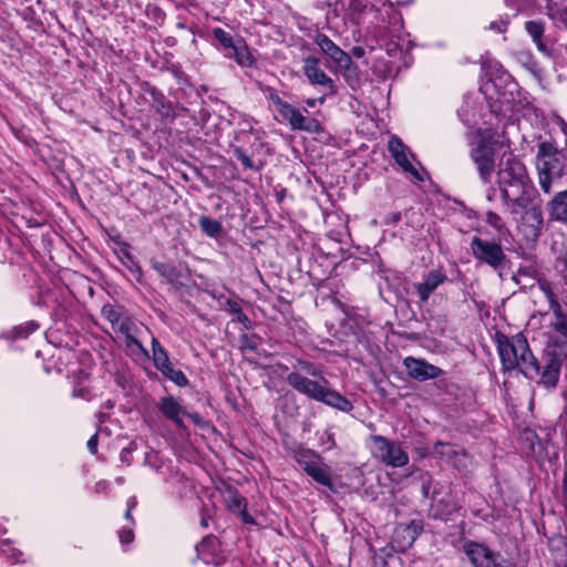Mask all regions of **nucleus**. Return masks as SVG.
<instances>
[{
  "mask_svg": "<svg viewBox=\"0 0 567 567\" xmlns=\"http://www.w3.org/2000/svg\"><path fill=\"white\" fill-rule=\"evenodd\" d=\"M497 183L506 209L517 216L536 194L525 164L511 155L497 172Z\"/></svg>",
  "mask_w": 567,
  "mask_h": 567,
  "instance_id": "obj_1",
  "label": "nucleus"
},
{
  "mask_svg": "<svg viewBox=\"0 0 567 567\" xmlns=\"http://www.w3.org/2000/svg\"><path fill=\"white\" fill-rule=\"evenodd\" d=\"M296 368L298 369L297 371H292L287 375V382L293 390L311 400L322 402L341 411L351 410L350 401L330 389L328 380L312 363L299 361Z\"/></svg>",
  "mask_w": 567,
  "mask_h": 567,
  "instance_id": "obj_2",
  "label": "nucleus"
},
{
  "mask_svg": "<svg viewBox=\"0 0 567 567\" xmlns=\"http://www.w3.org/2000/svg\"><path fill=\"white\" fill-rule=\"evenodd\" d=\"M535 165L540 189L551 194L567 183V155L551 142L538 144Z\"/></svg>",
  "mask_w": 567,
  "mask_h": 567,
  "instance_id": "obj_3",
  "label": "nucleus"
},
{
  "mask_svg": "<svg viewBox=\"0 0 567 567\" xmlns=\"http://www.w3.org/2000/svg\"><path fill=\"white\" fill-rule=\"evenodd\" d=\"M497 350L505 370H518L528 379L538 377L539 364L529 348L527 339L522 333H516L511 338L498 334Z\"/></svg>",
  "mask_w": 567,
  "mask_h": 567,
  "instance_id": "obj_4",
  "label": "nucleus"
},
{
  "mask_svg": "<svg viewBox=\"0 0 567 567\" xmlns=\"http://www.w3.org/2000/svg\"><path fill=\"white\" fill-rule=\"evenodd\" d=\"M493 136L488 132L478 133V140L471 148L470 157L476 166L480 179L489 184L495 173V150Z\"/></svg>",
  "mask_w": 567,
  "mask_h": 567,
  "instance_id": "obj_5",
  "label": "nucleus"
},
{
  "mask_svg": "<svg viewBox=\"0 0 567 567\" xmlns=\"http://www.w3.org/2000/svg\"><path fill=\"white\" fill-rule=\"evenodd\" d=\"M470 248L473 257L480 262L486 264L495 270L504 267L506 255L498 243L474 236Z\"/></svg>",
  "mask_w": 567,
  "mask_h": 567,
  "instance_id": "obj_6",
  "label": "nucleus"
},
{
  "mask_svg": "<svg viewBox=\"0 0 567 567\" xmlns=\"http://www.w3.org/2000/svg\"><path fill=\"white\" fill-rule=\"evenodd\" d=\"M373 455L391 467H402L409 463L408 453L399 443L392 442L382 435L372 436Z\"/></svg>",
  "mask_w": 567,
  "mask_h": 567,
  "instance_id": "obj_7",
  "label": "nucleus"
},
{
  "mask_svg": "<svg viewBox=\"0 0 567 567\" xmlns=\"http://www.w3.org/2000/svg\"><path fill=\"white\" fill-rule=\"evenodd\" d=\"M463 548L465 555L475 567H516L512 561L483 544L468 540L464 544Z\"/></svg>",
  "mask_w": 567,
  "mask_h": 567,
  "instance_id": "obj_8",
  "label": "nucleus"
},
{
  "mask_svg": "<svg viewBox=\"0 0 567 567\" xmlns=\"http://www.w3.org/2000/svg\"><path fill=\"white\" fill-rule=\"evenodd\" d=\"M297 463L317 483L332 487L330 470L318 454L312 451L302 452L297 456Z\"/></svg>",
  "mask_w": 567,
  "mask_h": 567,
  "instance_id": "obj_9",
  "label": "nucleus"
},
{
  "mask_svg": "<svg viewBox=\"0 0 567 567\" xmlns=\"http://www.w3.org/2000/svg\"><path fill=\"white\" fill-rule=\"evenodd\" d=\"M421 532L422 525L415 520L396 526L392 536L393 547L396 551H406L412 547Z\"/></svg>",
  "mask_w": 567,
  "mask_h": 567,
  "instance_id": "obj_10",
  "label": "nucleus"
},
{
  "mask_svg": "<svg viewBox=\"0 0 567 567\" xmlns=\"http://www.w3.org/2000/svg\"><path fill=\"white\" fill-rule=\"evenodd\" d=\"M408 374L419 381L436 379L443 374V370L423 359L408 357L403 361Z\"/></svg>",
  "mask_w": 567,
  "mask_h": 567,
  "instance_id": "obj_11",
  "label": "nucleus"
},
{
  "mask_svg": "<svg viewBox=\"0 0 567 567\" xmlns=\"http://www.w3.org/2000/svg\"><path fill=\"white\" fill-rule=\"evenodd\" d=\"M320 50L336 62L340 68H349L352 64L351 56L341 50L330 38L323 33H318L315 39Z\"/></svg>",
  "mask_w": 567,
  "mask_h": 567,
  "instance_id": "obj_12",
  "label": "nucleus"
},
{
  "mask_svg": "<svg viewBox=\"0 0 567 567\" xmlns=\"http://www.w3.org/2000/svg\"><path fill=\"white\" fill-rule=\"evenodd\" d=\"M280 115L288 121L292 130L307 131V132H319L321 130L320 123L316 118L306 117L301 112L288 104Z\"/></svg>",
  "mask_w": 567,
  "mask_h": 567,
  "instance_id": "obj_13",
  "label": "nucleus"
},
{
  "mask_svg": "<svg viewBox=\"0 0 567 567\" xmlns=\"http://www.w3.org/2000/svg\"><path fill=\"white\" fill-rule=\"evenodd\" d=\"M388 148L391 156L404 172L421 179L417 171L409 159V155H411L409 147L405 146L399 137L392 136L388 143Z\"/></svg>",
  "mask_w": 567,
  "mask_h": 567,
  "instance_id": "obj_14",
  "label": "nucleus"
},
{
  "mask_svg": "<svg viewBox=\"0 0 567 567\" xmlns=\"http://www.w3.org/2000/svg\"><path fill=\"white\" fill-rule=\"evenodd\" d=\"M303 73L313 85H321L330 90L334 89L333 80L328 76L319 66V60L316 58H307L303 60Z\"/></svg>",
  "mask_w": 567,
  "mask_h": 567,
  "instance_id": "obj_15",
  "label": "nucleus"
},
{
  "mask_svg": "<svg viewBox=\"0 0 567 567\" xmlns=\"http://www.w3.org/2000/svg\"><path fill=\"white\" fill-rule=\"evenodd\" d=\"M101 312L115 331L127 332L133 323L132 319L125 316L122 308L118 306L111 303L104 305Z\"/></svg>",
  "mask_w": 567,
  "mask_h": 567,
  "instance_id": "obj_16",
  "label": "nucleus"
},
{
  "mask_svg": "<svg viewBox=\"0 0 567 567\" xmlns=\"http://www.w3.org/2000/svg\"><path fill=\"white\" fill-rule=\"evenodd\" d=\"M445 280L446 276L441 270L430 271L423 282L414 285L420 300L426 302L430 295Z\"/></svg>",
  "mask_w": 567,
  "mask_h": 567,
  "instance_id": "obj_17",
  "label": "nucleus"
},
{
  "mask_svg": "<svg viewBox=\"0 0 567 567\" xmlns=\"http://www.w3.org/2000/svg\"><path fill=\"white\" fill-rule=\"evenodd\" d=\"M224 503L226 508L234 514H238L244 523L250 524L254 522L247 513L246 499L238 492L228 489L224 495Z\"/></svg>",
  "mask_w": 567,
  "mask_h": 567,
  "instance_id": "obj_18",
  "label": "nucleus"
},
{
  "mask_svg": "<svg viewBox=\"0 0 567 567\" xmlns=\"http://www.w3.org/2000/svg\"><path fill=\"white\" fill-rule=\"evenodd\" d=\"M547 361L544 370L540 372V383L547 388H554L558 381L561 368V359L559 355L547 352Z\"/></svg>",
  "mask_w": 567,
  "mask_h": 567,
  "instance_id": "obj_19",
  "label": "nucleus"
},
{
  "mask_svg": "<svg viewBox=\"0 0 567 567\" xmlns=\"http://www.w3.org/2000/svg\"><path fill=\"white\" fill-rule=\"evenodd\" d=\"M226 58L234 59L237 64L241 68H252L256 64V60L252 56L247 43L244 39L237 38V42L225 53Z\"/></svg>",
  "mask_w": 567,
  "mask_h": 567,
  "instance_id": "obj_20",
  "label": "nucleus"
},
{
  "mask_svg": "<svg viewBox=\"0 0 567 567\" xmlns=\"http://www.w3.org/2000/svg\"><path fill=\"white\" fill-rule=\"evenodd\" d=\"M523 225L529 228V234L534 237L538 236L543 227V213L539 206L532 205V203L520 210Z\"/></svg>",
  "mask_w": 567,
  "mask_h": 567,
  "instance_id": "obj_21",
  "label": "nucleus"
},
{
  "mask_svg": "<svg viewBox=\"0 0 567 567\" xmlns=\"http://www.w3.org/2000/svg\"><path fill=\"white\" fill-rule=\"evenodd\" d=\"M549 216L567 225V189L558 192L547 204Z\"/></svg>",
  "mask_w": 567,
  "mask_h": 567,
  "instance_id": "obj_22",
  "label": "nucleus"
},
{
  "mask_svg": "<svg viewBox=\"0 0 567 567\" xmlns=\"http://www.w3.org/2000/svg\"><path fill=\"white\" fill-rule=\"evenodd\" d=\"M158 409L167 419L173 421L178 427L184 426V422L181 419V414L184 413L183 408L174 398H163L158 404Z\"/></svg>",
  "mask_w": 567,
  "mask_h": 567,
  "instance_id": "obj_23",
  "label": "nucleus"
},
{
  "mask_svg": "<svg viewBox=\"0 0 567 567\" xmlns=\"http://www.w3.org/2000/svg\"><path fill=\"white\" fill-rule=\"evenodd\" d=\"M152 352L154 365L158 371L171 363L166 350L161 346L155 337L152 338Z\"/></svg>",
  "mask_w": 567,
  "mask_h": 567,
  "instance_id": "obj_24",
  "label": "nucleus"
},
{
  "mask_svg": "<svg viewBox=\"0 0 567 567\" xmlns=\"http://www.w3.org/2000/svg\"><path fill=\"white\" fill-rule=\"evenodd\" d=\"M553 318L550 320V328L561 337L567 339V313H565L561 307L551 311Z\"/></svg>",
  "mask_w": 567,
  "mask_h": 567,
  "instance_id": "obj_25",
  "label": "nucleus"
},
{
  "mask_svg": "<svg viewBox=\"0 0 567 567\" xmlns=\"http://www.w3.org/2000/svg\"><path fill=\"white\" fill-rule=\"evenodd\" d=\"M152 266L156 270V272L161 277L165 278L169 284L176 282L179 279L178 270L169 264L154 260L152 262Z\"/></svg>",
  "mask_w": 567,
  "mask_h": 567,
  "instance_id": "obj_26",
  "label": "nucleus"
},
{
  "mask_svg": "<svg viewBox=\"0 0 567 567\" xmlns=\"http://www.w3.org/2000/svg\"><path fill=\"white\" fill-rule=\"evenodd\" d=\"M537 285H538V288L539 290L545 295V297L547 298L548 302H549V309L553 311L560 306L554 290H553V286L551 284L545 279V278H537Z\"/></svg>",
  "mask_w": 567,
  "mask_h": 567,
  "instance_id": "obj_27",
  "label": "nucleus"
},
{
  "mask_svg": "<svg viewBox=\"0 0 567 567\" xmlns=\"http://www.w3.org/2000/svg\"><path fill=\"white\" fill-rule=\"evenodd\" d=\"M136 326L133 322L130 327V330L127 332H121L125 338V346L127 349H130L132 352L140 351L144 355H147V350L142 346V343L134 337Z\"/></svg>",
  "mask_w": 567,
  "mask_h": 567,
  "instance_id": "obj_28",
  "label": "nucleus"
},
{
  "mask_svg": "<svg viewBox=\"0 0 567 567\" xmlns=\"http://www.w3.org/2000/svg\"><path fill=\"white\" fill-rule=\"evenodd\" d=\"M525 28H526V31L528 32V34L532 37L533 41L536 43L537 48L540 51L545 50V45L542 42V35L544 32V28H543L542 23L536 22V21H528V22H526Z\"/></svg>",
  "mask_w": 567,
  "mask_h": 567,
  "instance_id": "obj_29",
  "label": "nucleus"
},
{
  "mask_svg": "<svg viewBox=\"0 0 567 567\" xmlns=\"http://www.w3.org/2000/svg\"><path fill=\"white\" fill-rule=\"evenodd\" d=\"M159 371L178 386H185L188 383L186 375L181 370H175L171 363Z\"/></svg>",
  "mask_w": 567,
  "mask_h": 567,
  "instance_id": "obj_30",
  "label": "nucleus"
},
{
  "mask_svg": "<svg viewBox=\"0 0 567 567\" xmlns=\"http://www.w3.org/2000/svg\"><path fill=\"white\" fill-rule=\"evenodd\" d=\"M199 226L202 230L209 237H215L221 231L220 223L207 216H202L199 218Z\"/></svg>",
  "mask_w": 567,
  "mask_h": 567,
  "instance_id": "obj_31",
  "label": "nucleus"
},
{
  "mask_svg": "<svg viewBox=\"0 0 567 567\" xmlns=\"http://www.w3.org/2000/svg\"><path fill=\"white\" fill-rule=\"evenodd\" d=\"M228 310L236 316V320L240 322L245 328H250L249 318L243 312L240 305L237 301L228 300L227 301Z\"/></svg>",
  "mask_w": 567,
  "mask_h": 567,
  "instance_id": "obj_32",
  "label": "nucleus"
},
{
  "mask_svg": "<svg viewBox=\"0 0 567 567\" xmlns=\"http://www.w3.org/2000/svg\"><path fill=\"white\" fill-rule=\"evenodd\" d=\"M214 37L221 43L225 50H230L234 44L237 42V39H234L231 34L223 30L221 28H215L213 30Z\"/></svg>",
  "mask_w": 567,
  "mask_h": 567,
  "instance_id": "obj_33",
  "label": "nucleus"
},
{
  "mask_svg": "<svg viewBox=\"0 0 567 567\" xmlns=\"http://www.w3.org/2000/svg\"><path fill=\"white\" fill-rule=\"evenodd\" d=\"M434 451L436 454L446 457L449 461L452 455H457V451L450 443L444 442H437L434 446Z\"/></svg>",
  "mask_w": 567,
  "mask_h": 567,
  "instance_id": "obj_34",
  "label": "nucleus"
},
{
  "mask_svg": "<svg viewBox=\"0 0 567 567\" xmlns=\"http://www.w3.org/2000/svg\"><path fill=\"white\" fill-rule=\"evenodd\" d=\"M555 269L563 277L565 284L567 285V249L556 258Z\"/></svg>",
  "mask_w": 567,
  "mask_h": 567,
  "instance_id": "obj_35",
  "label": "nucleus"
},
{
  "mask_svg": "<svg viewBox=\"0 0 567 567\" xmlns=\"http://www.w3.org/2000/svg\"><path fill=\"white\" fill-rule=\"evenodd\" d=\"M235 156L245 168L254 169V171H258L260 168L259 166H256L254 164L252 159L246 153H244L240 148L235 150Z\"/></svg>",
  "mask_w": 567,
  "mask_h": 567,
  "instance_id": "obj_36",
  "label": "nucleus"
},
{
  "mask_svg": "<svg viewBox=\"0 0 567 567\" xmlns=\"http://www.w3.org/2000/svg\"><path fill=\"white\" fill-rule=\"evenodd\" d=\"M270 102L276 107L277 112L280 114L285 107L289 104L288 102L284 101L276 91L270 90L268 95Z\"/></svg>",
  "mask_w": 567,
  "mask_h": 567,
  "instance_id": "obj_37",
  "label": "nucleus"
},
{
  "mask_svg": "<svg viewBox=\"0 0 567 567\" xmlns=\"http://www.w3.org/2000/svg\"><path fill=\"white\" fill-rule=\"evenodd\" d=\"M486 221L488 225H491L492 227H494L496 229H501V227H502L501 217L494 212H488L486 214Z\"/></svg>",
  "mask_w": 567,
  "mask_h": 567,
  "instance_id": "obj_38",
  "label": "nucleus"
},
{
  "mask_svg": "<svg viewBox=\"0 0 567 567\" xmlns=\"http://www.w3.org/2000/svg\"><path fill=\"white\" fill-rule=\"evenodd\" d=\"M124 257L127 259V262H125L126 267L130 268L132 271H135L138 274V276L142 275L141 267L133 259L131 254L128 251H124Z\"/></svg>",
  "mask_w": 567,
  "mask_h": 567,
  "instance_id": "obj_39",
  "label": "nucleus"
},
{
  "mask_svg": "<svg viewBox=\"0 0 567 567\" xmlns=\"http://www.w3.org/2000/svg\"><path fill=\"white\" fill-rule=\"evenodd\" d=\"M134 539L133 530L130 528H123L120 530V542L124 545L131 544Z\"/></svg>",
  "mask_w": 567,
  "mask_h": 567,
  "instance_id": "obj_40",
  "label": "nucleus"
},
{
  "mask_svg": "<svg viewBox=\"0 0 567 567\" xmlns=\"http://www.w3.org/2000/svg\"><path fill=\"white\" fill-rule=\"evenodd\" d=\"M89 451L92 454H95L97 452V434H94L90 437V440L86 443Z\"/></svg>",
  "mask_w": 567,
  "mask_h": 567,
  "instance_id": "obj_41",
  "label": "nucleus"
},
{
  "mask_svg": "<svg viewBox=\"0 0 567 567\" xmlns=\"http://www.w3.org/2000/svg\"><path fill=\"white\" fill-rule=\"evenodd\" d=\"M73 395L86 399L87 390L85 388H82V386H75L74 390H73Z\"/></svg>",
  "mask_w": 567,
  "mask_h": 567,
  "instance_id": "obj_42",
  "label": "nucleus"
},
{
  "mask_svg": "<svg viewBox=\"0 0 567 567\" xmlns=\"http://www.w3.org/2000/svg\"><path fill=\"white\" fill-rule=\"evenodd\" d=\"M136 505V499L135 498H132L130 502H128V508L125 513V518L126 519H131L132 516H131V511L133 509V507Z\"/></svg>",
  "mask_w": 567,
  "mask_h": 567,
  "instance_id": "obj_43",
  "label": "nucleus"
},
{
  "mask_svg": "<svg viewBox=\"0 0 567 567\" xmlns=\"http://www.w3.org/2000/svg\"><path fill=\"white\" fill-rule=\"evenodd\" d=\"M317 102H319V103H321V104H322V103L324 102V97H320V99H318V100H316V99H308V100L306 101V104H307L309 107H315V106H316V104H317Z\"/></svg>",
  "mask_w": 567,
  "mask_h": 567,
  "instance_id": "obj_44",
  "label": "nucleus"
},
{
  "mask_svg": "<svg viewBox=\"0 0 567 567\" xmlns=\"http://www.w3.org/2000/svg\"><path fill=\"white\" fill-rule=\"evenodd\" d=\"M188 416L197 424H199L202 422V417L195 413V414H188Z\"/></svg>",
  "mask_w": 567,
  "mask_h": 567,
  "instance_id": "obj_45",
  "label": "nucleus"
},
{
  "mask_svg": "<svg viewBox=\"0 0 567 567\" xmlns=\"http://www.w3.org/2000/svg\"><path fill=\"white\" fill-rule=\"evenodd\" d=\"M353 54L358 58H361L362 54H363V49L362 48H354L353 49Z\"/></svg>",
  "mask_w": 567,
  "mask_h": 567,
  "instance_id": "obj_46",
  "label": "nucleus"
},
{
  "mask_svg": "<svg viewBox=\"0 0 567 567\" xmlns=\"http://www.w3.org/2000/svg\"><path fill=\"white\" fill-rule=\"evenodd\" d=\"M352 6L355 8V9H359L362 7V2L360 0H353L352 1Z\"/></svg>",
  "mask_w": 567,
  "mask_h": 567,
  "instance_id": "obj_47",
  "label": "nucleus"
},
{
  "mask_svg": "<svg viewBox=\"0 0 567 567\" xmlns=\"http://www.w3.org/2000/svg\"><path fill=\"white\" fill-rule=\"evenodd\" d=\"M564 503H565V509L567 513V492L565 493V496H564Z\"/></svg>",
  "mask_w": 567,
  "mask_h": 567,
  "instance_id": "obj_48",
  "label": "nucleus"
},
{
  "mask_svg": "<svg viewBox=\"0 0 567 567\" xmlns=\"http://www.w3.org/2000/svg\"><path fill=\"white\" fill-rule=\"evenodd\" d=\"M519 274H520V275H526V274H527V270H525V269H520V270H519Z\"/></svg>",
  "mask_w": 567,
  "mask_h": 567,
  "instance_id": "obj_49",
  "label": "nucleus"
}]
</instances>
